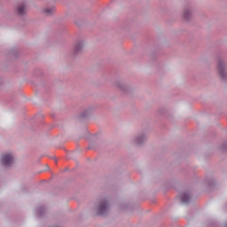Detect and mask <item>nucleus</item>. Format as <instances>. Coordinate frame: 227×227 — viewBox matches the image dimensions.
<instances>
[{"label": "nucleus", "instance_id": "423d86ee", "mask_svg": "<svg viewBox=\"0 0 227 227\" xmlns=\"http://www.w3.org/2000/svg\"><path fill=\"white\" fill-rule=\"evenodd\" d=\"M44 12L47 13V15H51V13H52V9H45Z\"/></svg>", "mask_w": 227, "mask_h": 227}, {"label": "nucleus", "instance_id": "39448f33", "mask_svg": "<svg viewBox=\"0 0 227 227\" xmlns=\"http://www.w3.org/2000/svg\"><path fill=\"white\" fill-rule=\"evenodd\" d=\"M190 200L191 199L189 198V195H187V194H183L181 197L182 203H189Z\"/></svg>", "mask_w": 227, "mask_h": 227}, {"label": "nucleus", "instance_id": "6e6552de", "mask_svg": "<svg viewBox=\"0 0 227 227\" xmlns=\"http://www.w3.org/2000/svg\"><path fill=\"white\" fill-rule=\"evenodd\" d=\"M137 143L139 144V143H141V142L139 141V139H137Z\"/></svg>", "mask_w": 227, "mask_h": 227}, {"label": "nucleus", "instance_id": "f257e3e1", "mask_svg": "<svg viewBox=\"0 0 227 227\" xmlns=\"http://www.w3.org/2000/svg\"><path fill=\"white\" fill-rule=\"evenodd\" d=\"M2 164L4 166H12L13 164V156L12 154H4L2 156Z\"/></svg>", "mask_w": 227, "mask_h": 227}, {"label": "nucleus", "instance_id": "7ed1b4c3", "mask_svg": "<svg viewBox=\"0 0 227 227\" xmlns=\"http://www.w3.org/2000/svg\"><path fill=\"white\" fill-rule=\"evenodd\" d=\"M107 211V202L104 201L100 204L98 214L99 215H102L103 214H106Z\"/></svg>", "mask_w": 227, "mask_h": 227}, {"label": "nucleus", "instance_id": "20e7f679", "mask_svg": "<svg viewBox=\"0 0 227 227\" xmlns=\"http://www.w3.org/2000/svg\"><path fill=\"white\" fill-rule=\"evenodd\" d=\"M218 70H219L221 77H224V64L223 62H221L218 65Z\"/></svg>", "mask_w": 227, "mask_h": 227}, {"label": "nucleus", "instance_id": "0eeeda50", "mask_svg": "<svg viewBox=\"0 0 227 227\" xmlns=\"http://www.w3.org/2000/svg\"><path fill=\"white\" fill-rule=\"evenodd\" d=\"M80 49H82V44L81 43L77 44L74 48L75 51H80Z\"/></svg>", "mask_w": 227, "mask_h": 227}, {"label": "nucleus", "instance_id": "f03ea898", "mask_svg": "<svg viewBox=\"0 0 227 227\" xmlns=\"http://www.w3.org/2000/svg\"><path fill=\"white\" fill-rule=\"evenodd\" d=\"M17 12L19 15L26 14V12H27V6L26 5V4L24 3L20 4L17 7Z\"/></svg>", "mask_w": 227, "mask_h": 227}]
</instances>
